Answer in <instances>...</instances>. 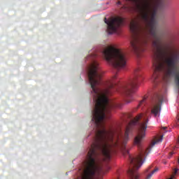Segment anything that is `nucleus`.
Segmentation results:
<instances>
[{"label":"nucleus","instance_id":"obj_1","mask_svg":"<svg viewBox=\"0 0 179 179\" xmlns=\"http://www.w3.org/2000/svg\"><path fill=\"white\" fill-rule=\"evenodd\" d=\"M102 54L108 64L115 69H124L127 66V56L124 51L108 47L102 52Z\"/></svg>","mask_w":179,"mask_h":179},{"label":"nucleus","instance_id":"obj_2","mask_svg":"<svg viewBox=\"0 0 179 179\" xmlns=\"http://www.w3.org/2000/svg\"><path fill=\"white\" fill-rule=\"evenodd\" d=\"M142 80H143V76H142V71H141V69H136L133 78L122 87L126 104L132 103L134 100L133 94L135 93L136 89H138V83H139V82H142Z\"/></svg>","mask_w":179,"mask_h":179},{"label":"nucleus","instance_id":"obj_3","mask_svg":"<svg viewBox=\"0 0 179 179\" xmlns=\"http://www.w3.org/2000/svg\"><path fill=\"white\" fill-rule=\"evenodd\" d=\"M104 22L107 24V31L108 34H114L118 31V29L122 26L124 20L121 17H115L109 20L106 17L104 18Z\"/></svg>","mask_w":179,"mask_h":179},{"label":"nucleus","instance_id":"obj_4","mask_svg":"<svg viewBox=\"0 0 179 179\" xmlns=\"http://www.w3.org/2000/svg\"><path fill=\"white\" fill-rule=\"evenodd\" d=\"M152 109L151 114H153L154 117H159L160 111L162 110V103H163V96L157 94L152 100Z\"/></svg>","mask_w":179,"mask_h":179},{"label":"nucleus","instance_id":"obj_5","mask_svg":"<svg viewBox=\"0 0 179 179\" xmlns=\"http://www.w3.org/2000/svg\"><path fill=\"white\" fill-rule=\"evenodd\" d=\"M144 102H145V99H143L142 101H141L138 104V107H141V106H142V104H143Z\"/></svg>","mask_w":179,"mask_h":179},{"label":"nucleus","instance_id":"obj_6","mask_svg":"<svg viewBox=\"0 0 179 179\" xmlns=\"http://www.w3.org/2000/svg\"><path fill=\"white\" fill-rule=\"evenodd\" d=\"M173 155H174V152H171L169 153V159H170Z\"/></svg>","mask_w":179,"mask_h":179},{"label":"nucleus","instance_id":"obj_7","mask_svg":"<svg viewBox=\"0 0 179 179\" xmlns=\"http://www.w3.org/2000/svg\"><path fill=\"white\" fill-rule=\"evenodd\" d=\"M122 3H121V1H117V5H121Z\"/></svg>","mask_w":179,"mask_h":179},{"label":"nucleus","instance_id":"obj_8","mask_svg":"<svg viewBox=\"0 0 179 179\" xmlns=\"http://www.w3.org/2000/svg\"><path fill=\"white\" fill-rule=\"evenodd\" d=\"M178 164H179V158H178Z\"/></svg>","mask_w":179,"mask_h":179},{"label":"nucleus","instance_id":"obj_9","mask_svg":"<svg viewBox=\"0 0 179 179\" xmlns=\"http://www.w3.org/2000/svg\"><path fill=\"white\" fill-rule=\"evenodd\" d=\"M178 143H179V139H178Z\"/></svg>","mask_w":179,"mask_h":179}]
</instances>
